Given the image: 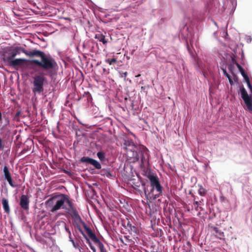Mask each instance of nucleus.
<instances>
[{
    "mask_svg": "<svg viewBox=\"0 0 252 252\" xmlns=\"http://www.w3.org/2000/svg\"><path fill=\"white\" fill-rule=\"evenodd\" d=\"M30 200L26 195L23 194L20 198V205L21 207L26 211H28L29 209Z\"/></svg>",
    "mask_w": 252,
    "mask_h": 252,
    "instance_id": "obj_9",
    "label": "nucleus"
},
{
    "mask_svg": "<svg viewBox=\"0 0 252 252\" xmlns=\"http://www.w3.org/2000/svg\"><path fill=\"white\" fill-rule=\"evenodd\" d=\"M5 126H6V125L9 124V120H8V118H6L5 119Z\"/></svg>",
    "mask_w": 252,
    "mask_h": 252,
    "instance_id": "obj_31",
    "label": "nucleus"
},
{
    "mask_svg": "<svg viewBox=\"0 0 252 252\" xmlns=\"http://www.w3.org/2000/svg\"><path fill=\"white\" fill-rule=\"evenodd\" d=\"M228 80H229V82L230 84L231 85H232L233 84V82L232 77H230V78H228Z\"/></svg>",
    "mask_w": 252,
    "mask_h": 252,
    "instance_id": "obj_29",
    "label": "nucleus"
},
{
    "mask_svg": "<svg viewBox=\"0 0 252 252\" xmlns=\"http://www.w3.org/2000/svg\"><path fill=\"white\" fill-rule=\"evenodd\" d=\"M161 193H159V192H158V194H156L155 195H154V196L153 197L154 199H156L158 197H159L160 196V195H161Z\"/></svg>",
    "mask_w": 252,
    "mask_h": 252,
    "instance_id": "obj_28",
    "label": "nucleus"
},
{
    "mask_svg": "<svg viewBox=\"0 0 252 252\" xmlns=\"http://www.w3.org/2000/svg\"><path fill=\"white\" fill-rule=\"evenodd\" d=\"M2 204L4 211L7 213H9L10 212V208L7 199L3 198L2 199Z\"/></svg>",
    "mask_w": 252,
    "mask_h": 252,
    "instance_id": "obj_13",
    "label": "nucleus"
},
{
    "mask_svg": "<svg viewBox=\"0 0 252 252\" xmlns=\"http://www.w3.org/2000/svg\"><path fill=\"white\" fill-rule=\"evenodd\" d=\"M240 72H241L242 75L243 76V77H244V79L245 80V81H246L247 79H249V76H248V75L245 73V71L244 70V69L243 68H242L241 70H239Z\"/></svg>",
    "mask_w": 252,
    "mask_h": 252,
    "instance_id": "obj_19",
    "label": "nucleus"
},
{
    "mask_svg": "<svg viewBox=\"0 0 252 252\" xmlns=\"http://www.w3.org/2000/svg\"><path fill=\"white\" fill-rule=\"evenodd\" d=\"M70 239V241H71L73 246L75 247V248H76V246H75V242L74 241V240L73 239H72L71 238Z\"/></svg>",
    "mask_w": 252,
    "mask_h": 252,
    "instance_id": "obj_32",
    "label": "nucleus"
},
{
    "mask_svg": "<svg viewBox=\"0 0 252 252\" xmlns=\"http://www.w3.org/2000/svg\"><path fill=\"white\" fill-rule=\"evenodd\" d=\"M145 158L143 157V156L142 155L141 157V162L143 164L144 163V161H145Z\"/></svg>",
    "mask_w": 252,
    "mask_h": 252,
    "instance_id": "obj_30",
    "label": "nucleus"
},
{
    "mask_svg": "<svg viewBox=\"0 0 252 252\" xmlns=\"http://www.w3.org/2000/svg\"><path fill=\"white\" fill-rule=\"evenodd\" d=\"M124 146L126 155L128 158L131 159V162H135L138 161L139 159L138 154L139 146L135 145L133 142L129 140H126Z\"/></svg>",
    "mask_w": 252,
    "mask_h": 252,
    "instance_id": "obj_3",
    "label": "nucleus"
},
{
    "mask_svg": "<svg viewBox=\"0 0 252 252\" xmlns=\"http://www.w3.org/2000/svg\"><path fill=\"white\" fill-rule=\"evenodd\" d=\"M86 238L87 242L88 243L90 248L93 251V252H96L95 248L92 245V244L90 242V240L89 239H88L86 237Z\"/></svg>",
    "mask_w": 252,
    "mask_h": 252,
    "instance_id": "obj_20",
    "label": "nucleus"
},
{
    "mask_svg": "<svg viewBox=\"0 0 252 252\" xmlns=\"http://www.w3.org/2000/svg\"><path fill=\"white\" fill-rule=\"evenodd\" d=\"M45 79L42 74H36L33 77L32 92L34 95L40 94L44 91V82Z\"/></svg>",
    "mask_w": 252,
    "mask_h": 252,
    "instance_id": "obj_5",
    "label": "nucleus"
},
{
    "mask_svg": "<svg viewBox=\"0 0 252 252\" xmlns=\"http://www.w3.org/2000/svg\"><path fill=\"white\" fill-rule=\"evenodd\" d=\"M232 66L231 65H229L228 66V69L229 70V71H230L231 72H232Z\"/></svg>",
    "mask_w": 252,
    "mask_h": 252,
    "instance_id": "obj_33",
    "label": "nucleus"
},
{
    "mask_svg": "<svg viewBox=\"0 0 252 252\" xmlns=\"http://www.w3.org/2000/svg\"><path fill=\"white\" fill-rule=\"evenodd\" d=\"M127 74V72H126L124 73V75H125V77L126 76Z\"/></svg>",
    "mask_w": 252,
    "mask_h": 252,
    "instance_id": "obj_35",
    "label": "nucleus"
},
{
    "mask_svg": "<svg viewBox=\"0 0 252 252\" xmlns=\"http://www.w3.org/2000/svg\"><path fill=\"white\" fill-rule=\"evenodd\" d=\"M8 52H10V53H9V56H4V61H7L9 58L11 59H14L17 55L20 54V52H23L29 57H34L35 55H41L40 50L34 49L31 51H28L20 46H17L12 49H9L6 53H7Z\"/></svg>",
    "mask_w": 252,
    "mask_h": 252,
    "instance_id": "obj_4",
    "label": "nucleus"
},
{
    "mask_svg": "<svg viewBox=\"0 0 252 252\" xmlns=\"http://www.w3.org/2000/svg\"><path fill=\"white\" fill-rule=\"evenodd\" d=\"M63 225H64V228H65V230L69 234V238L71 239V232L69 230V229L66 227V224L65 222H63Z\"/></svg>",
    "mask_w": 252,
    "mask_h": 252,
    "instance_id": "obj_24",
    "label": "nucleus"
},
{
    "mask_svg": "<svg viewBox=\"0 0 252 252\" xmlns=\"http://www.w3.org/2000/svg\"><path fill=\"white\" fill-rule=\"evenodd\" d=\"M4 148V144L2 141L1 138L0 137V150H2Z\"/></svg>",
    "mask_w": 252,
    "mask_h": 252,
    "instance_id": "obj_26",
    "label": "nucleus"
},
{
    "mask_svg": "<svg viewBox=\"0 0 252 252\" xmlns=\"http://www.w3.org/2000/svg\"><path fill=\"white\" fill-rule=\"evenodd\" d=\"M91 164L93 165L97 169H100L101 168V166L100 163L94 159H93Z\"/></svg>",
    "mask_w": 252,
    "mask_h": 252,
    "instance_id": "obj_17",
    "label": "nucleus"
},
{
    "mask_svg": "<svg viewBox=\"0 0 252 252\" xmlns=\"http://www.w3.org/2000/svg\"><path fill=\"white\" fill-rule=\"evenodd\" d=\"M80 224H83L85 226L86 232L89 237V238L95 244H97V246L99 249L100 252H107L105 249L104 245L99 240V239L95 236V234L92 231V230L86 227L85 223H81Z\"/></svg>",
    "mask_w": 252,
    "mask_h": 252,
    "instance_id": "obj_7",
    "label": "nucleus"
},
{
    "mask_svg": "<svg viewBox=\"0 0 252 252\" xmlns=\"http://www.w3.org/2000/svg\"><path fill=\"white\" fill-rule=\"evenodd\" d=\"M246 83H247V84L248 85V86L250 90V91H251V93L252 94V85H251L250 79H247L246 81Z\"/></svg>",
    "mask_w": 252,
    "mask_h": 252,
    "instance_id": "obj_22",
    "label": "nucleus"
},
{
    "mask_svg": "<svg viewBox=\"0 0 252 252\" xmlns=\"http://www.w3.org/2000/svg\"><path fill=\"white\" fill-rule=\"evenodd\" d=\"M41 55H35L34 57L40 58V61L33 59L28 60L25 59L19 58L16 59H11L9 58L7 61H5L10 66H22L25 64L27 66L31 65V68L37 72L40 70L45 71L48 74L51 75L53 74V71L56 69L58 64L55 60L50 55L46 54L44 52L40 51Z\"/></svg>",
    "mask_w": 252,
    "mask_h": 252,
    "instance_id": "obj_1",
    "label": "nucleus"
},
{
    "mask_svg": "<svg viewBox=\"0 0 252 252\" xmlns=\"http://www.w3.org/2000/svg\"><path fill=\"white\" fill-rule=\"evenodd\" d=\"M235 61H236L235 60V59H234V58H232V63H233L234 64H235Z\"/></svg>",
    "mask_w": 252,
    "mask_h": 252,
    "instance_id": "obj_34",
    "label": "nucleus"
},
{
    "mask_svg": "<svg viewBox=\"0 0 252 252\" xmlns=\"http://www.w3.org/2000/svg\"><path fill=\"white\" fill-rule=\"evenodd\" d=\"M199 202L197 201H194L193 205L195 206L196 211L198 210Z\"/></svg>",
    "mask_w": 252,
    "mask_h": 252,
    "instance_id": "obj_25",
    "label": "nucleus"
},
{
    "mask_svg": "<svg viewBox=\"0 0 252 252\" xmlns=\"http://www.w3.org/2000/svg\"><path fill=\"white\" fill-rule=\"evenodd\" d=\"M198 193L201 196H205L206 194V190L203 188V187L200 186V188L198 189Z\"/></svg>",
    "mask_w": 252,
    "mask_h": 252,
    "instance_id": "obj_18",
    "label": "nucleus"
},
{
    "mask_svg": "<svg viewBox=\"0 0 252 252\" xmlns=\"http://www.w3.org/2000/svg\"><path fill=\"white\" fill-rule=\"evenodd\" d=\"M222 71L223 73V75L228 79L231 77V76L227 72L226 70L225 69H222Z\"/></svg>",
    "mask_w": 252,
    "mask_h": 252,
    "instance_id": "obj_23",
    "label": "nucleus"
},
{
    "mask_svg": "<svg viewBox=\"0 0 252 252\" xmlns=\"http://www.w3.org/2000/svg\"><path fill=\"white\" fill-rule=\"evenodd\" d=\"M97 156L100 161H103L105 158V154L103 151H100L97 153Z\"/></svg>",
    "mask_w": 252,
    "mask_h": 252,
    "instance_id": "obj_16",
    "label": "nucleus"
},
{
    "mask_svg": "<svg viewBox=\"0 0 252 252\" xmlns=\"http://www.w3.org/2000/svg\"><path fill=\"white\" fill-rule=\"evenodd\" d=\"M144 192H145V194H146V190H144Z\"/></svg>",
    "mask_w": 252,
    "mask_h": 252,
    "instance_id": "obj_38",
    "label": "nucleus"
},
{
    "mask_svg": "<svg viewBox=\"0 0 252 252\" xmlns=\"http://www.w3.org/2000/svg\"><path fill=\"white\" fill-rule=\"evenodd\" d=\"M139 76H140V74H138L136 76V77H139Z\"/></svg>",
    "mask_w": 252,
    "mask_h": 252,
    "instance_id": "obj_36",
    "label": "nucleus"
},
{
    "mask_svg": "<svg viewBox=\"0 0 252 252\" xmlns=\"http://www.w3.org/2000/svg\"><path fill=\"white\" fill-rule=\"evenodd\" d=\"M235 64L236 65L239 70L243 68V67L237 62V61H235Z\"/></svg>",
    "mask_w": 252,
    "mask_h": 252,
    "instance_id": "obj_27",
    "label": "nucleus"
},
{
    "mask_svg": "<svg viewBox=\"0 0 252 252\" xmlns=\"http://www.w3.org/2000/svg\"><path fill=\"white\" fill-rule=\"evenodd\" d=\"M55 200V198L54 197H52L46 202V204L48 207L51 208L50 210L51 212H54L61 208L64 209L72 219H73L77 225L81 223H84L77 211L74 207L71 199L67 195L62 194L60 199L57 200L55 205L53 206Z\"/></svg>",
    "mask_w": 252,
    "mask_h": 252,
    "instance_id": "obj_2",
    "label": "nucleus"
},
{
    "mask_svg": "<svg viewBox=\"0 0 252 252\" xmlns=\"http://www.w3.org/2000/svg\"><path fill=\"white\" fill-rule=\"evenodd\" d=\"M93 160V158H90L89 157H82L81 158L80 161H81V162H83V163H88L91 164V163L92 162Z\"/></svg>",
    "mask_w": 252,
    "mask_h": 252,
    "instance_id": "obj_15",
    "label": "nucleus"
},
{
    "mask_svg": "<svg viewBox=\"0 0 252 252\" xmlns=\"http://www.w3.org/2000/svg\"><path fill=\"white\" fill-rule=\"evenodd\" d=\"M106 62L108 63L110 65L113 64L117 62V60L115 58H113L112 59H107L106 60Z\"/></svg>",
    "mask_w": 252,
    "mask_h": 252,
    "instance_id": "obj_21",
    "label": "nucleus"
},
{
    "mask_svg": "<svg viewBox=\"0 0 252 252\" xmlns=\"http://www.w3.org/2000/svg\"><path fill=\"white\" fill-rule=\"evenodd\" d=\"M147 178L150 180L151 187L152 188L149 193H152L154 192L155 189L158 192L162 193V187L160 184L159 179L158 176L153 174L149 173L147 175Z\"/></svg>",
    "mask_w": 252,
    "mask_h": 252,
    "instance_id": "obj_6",
    "label": "nucleus"
},
{
    "mask_svg": "<svg viewBox=\"0 0 252 252\" xmlns=\"http://www.w3.org/2000/svg\"><path fill=\"white\" fill-rule=\"evenodd\" d=\"M24 153V151H21V153Z\"/></svg>",
    "mask_w": 252,
    "mask_h": 252,
    "instance_id": "obj_37",
    "label": "nucleus"
},
{
    "mask_svg": "<svg viewBox=\"0 0 252 252\" xmlns=\"http://www.w3.org/2000/svg\"><path fill=\"white\" fill-rule=\"evenodd\" d=\"M4 176L5 179L7 181L9 185L12 187H15V186L13 184V180L11 176V173L7 166H4L3 169Z\"/></svg>",
    "mask_w": 252,
    "mask_h": 252,
    "instance_id": "obj_10",
    "label": "nucleus"
},
{
    "mask_svg": "<svg viewBox=\"0 0 252 252\" xmlns=\"http://www.w3.org/2000/svg\"><path fill=\"white\" fill-rule=\"evenodd\" d=\"M127 227L129 231H130L131 232L137 234L139 232L138 228L136 226L132 225L129 221L127 222Z\"/></svg>",
    "mask_w": 252,
    "mask_h": 252,
    "instance_id": "obj_14",
    "label": "nucleus"
},
{
    "mask_svg": "<svg viewBox=\"0 0 252 252\" xmlns=\"http://www.w3.org/2000/svg\"><path fill=\"white\" fill-rule=\"evenodd\" d=\"M210 228L215 232L216 234L215 235L218 238L221 239L222 237H224L223 232L218 227L215 226H210Z\"/></svg>",
    "mask_w": 252,
    "mask_h": 252,
    "instance_id": "obj_11",
    "label": "nucleus"
},
{
    "mask_svg": "<svg viewBox=\"0 0 252 252\" xmlns=\"http://www.w3.org/2000/svg\"><path fill=\"white\" fill-rule=\"evenodd\" d=\"M94 38L100 42H102L103 44H106L107 43V40L105 39V35L100 32L96 33Z\"/></svg>",
    "mask_w": 252,
    "mask_h": 252,
    "instance_id": "obj_12",
    "label": "nucleus"
},
{
    "mask_svg": "<svg viewBox=\"0 0 252 252\" xmlns=\"http://www.w3.org/2000/svg\"><path fill=\"white\" fill-rule=\"evenodd\" d=\"M240 91L241 97L246 105L247 109L249 111L252 112V96L249 95L244 87H241Z\"/></svg>",
    "mask_w": 252,
    "mask_h": 252,
    "instance_id": "obj_8",
    "label": "nucleus"
}]
</instances>
